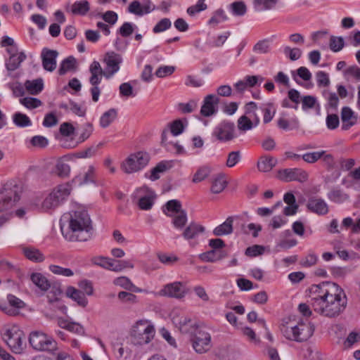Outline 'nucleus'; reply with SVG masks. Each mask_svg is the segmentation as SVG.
<instances>
[{
	"mask_svg": "<svg viewBox=\"0 0 360 360\" xmlns=\"http://www.w3.org/2000/svg\"><path fill=\"white\" fill-rule=\"evenodd\" d=\"M309 292L311 308L321 316L330 319L336 318L347 307L346 295L335 283L326 281L312 285Z\"/></svg>",
	"mask_w": 360,
	"mask_h": 360,
	"instance_id": "1",
	"label": "nucleus"
},
{
	"mask_svg": "<svg viewBox=\"0 0 360 360\" xmlns=\"http://www.w3.org/2000/svg\"><path fill=\"white\" fill-rule=\"evenodd\" d=\"M60 230L68 241H86L91 238L90 217L85 210L71 211L60 219Z\"/></svg>",
	"mask_w": 360,
	"mask_h": 360,
	"instance_id": "2",
	"label": "nucleus"
},
{
	"mask_svg": "<svg viewBox=\"0 0 360 360\" xmlns=\"http://www.w3.org/2000/svg\"><path fill=\"white\" fill-rule=\"evenodd\" d=\"M103 61L106 65L105 70L102 69L99 62L96 60L93 61L89 67V72L91 73L89 83L92 86L89 91L92 101L95 103L99 100L101 91L98 84L101 82L103 76L110 79L118 72L122 58L120 54L111 51L105 54Z\"/></svg>",
	"mask_w": 360,
	"mask_h": 360,
	"instance_id": "3",
	"label": "nucleus"
},
{
	"mask_svg": "<svg viewBox=\"0 0 360 360\" xmlns=\"http://www.w3.org/2000/svg\"><path fill=\"white\" fill-rule=\"evenodd\" d=\"M281 331L286 339L301 342L307 341L312 336L314 326L310 322H287L282 324Z\"/></svg>",
	"mask_w": 360,
	"mask_h": 360,
	"instance_id": "4",
	"label": "nucleus"
},
{
	"mask_svg": "<svg viewBox=\"0 0 360 360\" xmlns=\"http://www.w3.org/2000/svg\"><path fill=\"white\" fill-rule=\"evenodd\" d=\"M150 155L146 152L138 151L130 154L121 163V169L125 174H133L143 169L149 162Z\"/></svg>",
	"mask_w": 360,
	"mask_h": 360,
	"instance_id": "5",
	"label": "nucleus"
},
{
	"mask_svg": "<svg viewBox=\"0 0 360 360\" xmlns=\"http://www.w3.org/2000/svg\"><path fill=\"white\" fill-rule=\"evenodd\" d=\"M154 335V326L147 320L137 321L132 328L131 338L135 345L148 344L152 340Z\"/></svg>",
	"mask_w": 360,
	"mask_h": 360,
	"instance_id": "6",
	"label": "nucleus"
},
{
	"mask_svg": "<svg viewBox=\"0 0 360 360\" xmlns=\"http://www.w3.org/2000/svg\"><path fill=\"white\" fill-rule=\"evenodd\" d=\"M71 188L68 184L56 187L44 200L41 208L44 211L53 210L58 207L70 194Z\"/></svg>",
	"mask_w": 360,
	"mask_h": 360,
	"instance_id": "7",
	"label": "nucleus"
},
{
	"mask_svg": "<svg viewBox=\"0 0 360 360\" xmlns=\"http://www.w3.org/2000/svg\"><path fill=\"white\" fill-rule=\"evenodd\" d=\"M191 339L193 349L198 354H205L212 348V337L205 327L197 328Z\"/></svg>",
	"mask_w": 360,
	"mask_h": 360,
	"instance_id": "8",
	"label": "nucleus"
},
{
	"mask_svg": "<svg viewBox=\"0 0 360 360\" xmlns=\"http://www.w3.org/2000/svg\"><path fill=\"white\" fill-rule=\"evenodd\" d=\"M4 340L11 349L16 353L20 354L24 349L23 339L24 333L17 326H12L5 329L2 334Z\"/></svg>",
	"mask_w": 360,
	"mask_h": 360,
	"instance_id": "9",
	"label": "nucleus"
},
{
	"mask_svg": "<svg viewBox=\"0 0 360 360\" xmlns=\"http://www.w3.org/2000/svg\"><path fill=\"white\" fill-rule=\"evenodd\" d=\"M21 193V186L11 183L6 184L1 191L3 209L13 207L20 200Z\"/></svg>",
	"mask_w": 360,
	"mask_h": 360,
	"instance_id": "10",
	"label": "nucleus"
},
{
	"mask_svg": "<svg viewBox=\"0 0 360 360\" xmlns=\"http://www.w3.org/2000/svg\"><path fill=\"white\" fill-rule=\"evenodd\" d=\"M212 136L221 142L233 140L236 136L234 123L228 120L221 122L214 129Z\"/></svg>",
	"mask_w": 360,
	"mask_h": 360,
	"instance_id": "11",
	"label": "nucleus"
},
{
	"mask_svg": "<svg viewBox=\"0 0 360 360\" xmlns=\"http://www.w3.org/2000/svg\"><path fill=\"white\" fill-rule=\"evenodd\" d=\"M30 344L36 350H52L56 342L50 337L41 331H33L29 338Z\"/></svg>",
	"mask_w": 360,
	"mask_h": 360,
	"instance_id": "12",
	"label": "nucleus"
},
{
	"mask_svg": "<svg viewBox=\"0 0 360 360\" xmlns=\"http://www.w3.org/2000/svg\"><path fill=\"white\" fill-rule=\"evenodd\" d=\"M173 324L182 333H193L197 328L200 326L198 325L195 319H191L188 316L184 314H177L174 312L172 318Z\"/></svg>",
	"mask_w": 360,
	"mask_h": 360,
	"instance_id": "13",
	"label": "nucleus"
},
{
	"mask_svg": "<svg viewBox=\"0 0 360 360\" xmlns=\"http://www.w3.org/2000/svg\"><path fill=\"white\" fill-rule=\"evenodd\" d=\"M152 191L147 186H143L137 188L133 193V199L137 202L138 206L141 210H150L153 200L152 198Z\"/></svg>",
	"mask_w": 360,
	"mask_h": 360,
	"instance_id": "14",
	"label": "nucleus"
},
{
	"mask_svg": "<svg viewBox=\"0 0 360 360\" xmlns=\"http://www.w3.org/2000/svg\"><path fill=\"white\" fill-rule=\"evenodd\" d=\"M186 292L183 283L176 281L165 285L158 294L160 296L182 299L185 297Z\"/></svg>",
	"mask_w": 360,
	"mask_h": 360,
	"instance_id": "15",
	"label": "nucleus"
},
{
	"mask_svg": "<svg viewBox=\"0 0 360 360\" xmlns=\"http://www.w3.org/2000/svg\"><path fill=\"white\" fill-rule=\"evenodd\" d=\"M278 178L283 181L290 182L293 181H297L300 182H304L307 180V173L299 168L293 169H285L278 172Z\"/></svg>",
	"mask_w": 360,
	"mask_h": 360,
	"instance_id": "16",
	"label": "nucleus"
},
{
	"mask_svg": "<svg viewBox=\"0 0 360 360\" xmlns=\"http://www.w3.org/2000/svg\"><path fill=\"white\" fill-rule=\"evenodd\" d=\"M7 300L8 304L5 302L0 303V310L8 315H17L18 310L25 307L24 302L15 295H8Z\"/></svg>",
	"mask_w": 360,
	"mask_h": 360,
	"instance_id": "17",
	"label": "nucleus"
},
{
	"mask_svg": "<svg viewBox=\"0 0 360 360\" xmlns=\"http://www.w3.org/2000/svg\"><path fill=\"white\" fill-rule=\"evenodd\" d=\"M58 52L56 50L44 48L41 53V64L43 68L48 72H53L57 66L56 58Z\"/></svg>",
	"mask_w": 360,
	"mask_h": 360,
	"instance_id": "18",
	"label": "nucleus"
},
{
	"mask_svg": "<svg viewBox=\"0 0 360 360\" xmlns=\"http://www.w3.org/2000/svg\"><path fill=\"white\" fill-rule=\"evenodd\" d=\"M219 98L215 94H209L204 98L200 109V114L204 117H210L214 115L217 111V105Z\"/></svg>",
	"mask_w": 360,
	"mask_h": 360,
	"instance_id": "19",
	"label": "nucleus"
},
{
	"mask_svg": "<svg viewBox=\"0 0 360 360\" xmlns=\"http://www.w3.org/2000/svg\"><path fill=\"white\" fill-rule=\"evenodd\" d=\"M7 51L9 53L10 57L6 61V68L8 72H12L20 67V63L25 60L26 56L23 52L15 54L16 48L8 49Z\"/></svg>",
	"mask_w": 360,
	"mask_h": 360,
	"instance_id": "20",
	"label": "nucleus"
},
{
	"mask_svg": "<svg viewBox=\"0 0 360 360\" xmlns=\"http://www.w3.org/2000/svg\"><path fill=\"white\" fill-rule=\"evenodd\" d=\"M307 207L309 210L318 215H326L329 211L328 205L325 200L318 198H311Z\"/></svg>",
	"mask_w": 360,
	"mask_h": 360,
	"instance_id": "21",
	"label": "nucleus"
},
{
	"mask_svg": "<svg viewBox=\"0 0 360 360\" xmlns=\"http://www.w3.org/2000/svg\"><path fill=\"white\" fill-rule=\"evenodd\" d=\"M154 10V6L150 2L141 4L139 1H133L128 7V11L136 15L142 16L150 13Z\"/></svg>",
	"mask_w": 360,
	"mask_h": 360,
	"instance_id": "22",
	"label": "nucleus"
},
{
	"mask_svg": "<svg viewBox=\"0 0 360 360\" xmlns=\"http://www.w3.org/2000/svg\"><path fill=\"white\" fill-rule=\"evenodd\" d=\"M57 324L61 328L77 335H83L84 333V327L79 323L70 321L68 319L59 317L57 319Z\"/></svg>",
	"mask_w": 360,
	"mask_h": 360,
	"instance_id": "23",
	"label": "nucleus"
},
{
	"mask_svg": "<svg viewBox=\"0 0 360 360\" xmlns=\"http://www.w3.org/2000/svg\"><path fill=\"white\" fill-rule=\"evenodd\" d=\"M205 231V228L195 222H191L182 232V236L185 240H189L196 238L200 233Z\"/></svg>",
	"mask_w": 360,
	"mask_h": 360,
	"instance_id": "24",
	"label": "nucleus"
},
{
	"mask_svg": "<svg viewBox=\"0 0 360 360\" xmlns=\"http://www.w3.org/2000/svg\"><path fill=\"white\" fill-rule=\"evenodd\" d=\"M65 294L68 297L76 302L80 307H85L88 304V300L85 295L81 290L75 288V287H68Z\"/></svg>",
	"mask_w": 360,
	"mask_h": 360,
	"instance_id": "25",
	"label": "nucleus"
},
{
	"mask_svg": "<svg viewBox=\"0 0 360 360\" xmlns=\"http://www.w3.org/2000/svg\"><path fill=\"white\" fill-rule=\"evenodd\" d=\"M342 129L347 130L356 123L357 117L349 107H344L341 112Z\"/></svg>",
	"mask_w": 360,
	"mask_h": 360,
	"instance_id": "26",
	"label": "nucleus"
},
{
	"mask_svg": "<svg viewBox=\"0 0 360 360\" xmlns=\"http://www.w3.org/2000/svg\"><path fill=\"white\" fill-rule=\"evenodd\" d=\"M165 214L172 218V222L175 229L182 230L185 227L188 221L187 213L185 210L179 211L174 214H167L165 211Z\"/></svg>",
	"mask_w": 360,
	"mask_h": 360,
	"instance_id": "27",
	"label": "nucleus"
},
{
	"mask_svg": "<svg viewBox=\"0 0 360 360\" xmlns=\"http://www.w3.org/2000/svg\"><path fill=\"white\" fill-rule=\"evenodd\" d=\"M90 10V4L87 0L76 1L72 4L70 11L72 15L84 16Z\"/></svg>",
	"mask_w": 360,
	"mask_h": 360,
	"instance_id": "28",
	"label": "nucleus"
},
{
	"mask_svg": "<svg viewBox=\"0 0 360 360\" xmlns=\"http://www.w3.org/2000/svg\"><path fill=\"white\" fill-rule=\"evenodd\" d=\"M323 157L325 161H332L333 157L330 154H326L325 150L315 151L312 153H307L302 155V158L304 161L307 163H314L317 162L320 158Z\"/></svg>",
	"mask_w": 360,
	"mask_h": 360,
	"instance_id": "29",
	"label": "nucleus"
},
{
	"mask_svg": "<svg viewBox=\"0 0 360 360\" xmlns=\"http://www.w3.org/2000/svg\"><path fill=\"white\" fill-rule=\"evenodd\" d=\"M328 198L337 204L343 203L349 199V195L339 188H332L327 194Z\"/></svg>",
	"mask_w": 360,
	"mask_h": 360,
	"instance_id": "30",
	"label": "nucleus"
},
{
	"mask_svg": "<svg viewBox=\"0 0 360 360\" xmlns=\"http://www.w3.org/2000/svg\"><path fill=\"white\" fill-rule=\"evenodd\" d=\"M27 91L32 95L39 94L44 89V82L41 78L33 80H26L24 84Z\"/></svg>",
	"mask_w": 360,
	"mask_h": 360,
	"instance_id": "31",
	"label": "nucleus"
},
{
	"mask_svg": "<svg viewBox=\"0 0 360 360\" xmlns=\"http://www.w3.org/2000/svg\"><path fill=\"white\" fill-rule=\"evenodd\" d=\"M233 217H229L221 224L213 230V234L217 236L229 235L233 232Z\"/></svg>",
	"mask_w": 360,
	"mask_h": 360,
	"instance_id": "32",
	"label": "nucleus"
},
{
	"mask_svg": "<svg viewBox=\"0 0 360 360\" xmlns=\"http://www.w3.org/2000/svg\"><path fill=\"white\" fill-rule=\"evenodd\" d=\"M226 257V254L222 250H212L200 255V258L206 262H216Z\"/></svg>",
	"mask_w": 360,
	"mask_h": 360,
	"instance_id": "33",
	"label": "nucleus"
},
{
	"mask_svg": "<svg viewBox=\"0 0 360 360\" xmlns=\"http://www.w3.org/2000/svg\"><path fill=\"white\" fill-rule=\"evenodd\" d=\"M22 252L27 259L34 262H41L45 258L39 250L33 247L23 248Z\"/></svg>",
	"mask_w": 360,
	"mask_h": 360,
	"instance_id": "34",
	"label": "nucleus"
},
{
	"mask_svg": "<svg viewBox=\"0 0 360 360\" xmlns=\"http://www.w3.org/2000/svg\"><path fill=\"white\" fill-rule=\"evenodd\" d=\"M277 160L271 156L262 157L257 162V167L260 172H270L276 165Z\"/></svg>",
	"mask_w": 360,
	"mask_h": 360,
	"instance_id": "35",
	"label": "nucleus"
},
{
	"mask_svg": "<svg viewBox=\"0 0 360 360\" xmlns=\"http://www.w3.org/2000/svg\"><path fill=\"white\" fill-rule=\"evenodd\" d=\"M227 186V181L225 176L219 174L213 178L212 181L211 191L213 193H219L222 192Z\"/></svg>",
	"mask_w": 360,
	"mask_h": 360,
	"instance_id": "36",
	"label": "nucleus"
},
{
	"mask_svg": "<svg viewBox=\"0 0 360 360\" xmlns=\"http://www.w3.org/2000/svg\"><path fill=\"white\" fill-rule=\"evenodd\" d=\"M255 124L254 120L248 117L247 115H242L237 120V127L240 132L245 133L247 131L251 130L254 127L257 126Z\"/></svg>",
	"mask_w": 360,
	"mask_h": 360,
	"instance_id": "37",
	"label": "nucleus"
},
{
	"mask_svg": "<svg viewBox=\"0 0 360 360\" xmlns=\"http://www.w3.org/2000/svg\"><path fill=\"white\" fill-rule=\"evenodd\" d=\"M32 283L40 290L46 291L51 288V284L48 279L39 273H34L31 275Z\"/></svg>",
	"mask_w": 360,
	"mask_h": 360,
	"instance_id": "38",
	"label": "nucleus"
},
{
	"mask_svg": "<svg viewBox=\"0 0 360 360\" xmlns=\"http://www.w3.org/2000/svg\"><path fill=\"white\" fill-rule=\"evenodd\" d=\"M278 0H253L252 4L257 11L271 10L275 8Z\"/></svg>",
	"mask_w": 360,
	"mask_h": 360,
	"instance_id": "39",
	"label": "nucleus"
},
{
	"mask_svg": "<svg viewBox=\"0 0 360 360\" xmlns=\"http://www.w3.org/2000/svg\"><path fill=\"white\" fill-rule=\"evenodd\" d=\"M117 116V110L114 108H111L108 111L105 112L101 117L99 120L100 126L102 128L108 127Z\"/></svg>",
	"mask_w": 360,
	"mask_h": 360,
	"instance_id": "40",
	"label": "nucleus"
},
{
	"mask_svg": "<svg viewBox=\"0 0 360 360\" xmlns=\"http://www.w3.org/2000/svg\"><path fill=\"white\" fill-rule=\"evenodd\" d=\"M278 127L283 130H292L299 127V121L297 117H293L290 120L283 117H281L278 120Z\"/></svg>",
	"mask_w": 360,
	"mask_h": 360,
	"instance_id": "41",
	"label": "nucleus"
},
{
	"mask_svg": "<svg viewBox=\"0 0 360 360\" xmlns=\"http://www.w3.org/2000/svg\"><path fill=\"white\" fill-rule=\"evenodd\" d=\"M75 58L72 56L68 57L61 62L60 68L58 69V74L60 75H63L68 71L75 70Z\"/></svg>",
	"mask_w": 360,
	"mask_h": 360,
	"instance_id": "42",
	"label": "nucleus"
},
{
	"mask_svg": "<svg viewBox=\"0 0 360 360\" xmlns=\"http://www.w3.org/2000/svg\"><path fill=\"white\" fill-rule=\"evenodd\" d=\"M169 169L168 164L165 162H159L155 167L150 170L148 178L151 181H155L160 179V174L167 172Z\"/></svg>",
	"mask_w": 360,
	"mask_h": 360,
	"instance_id": "43",
	"label": "nucleus"
},
{
	"mask_svg": "<svg viewBox=\"0 0 360 360\" xmlns=\"http://www.w3.org/2000/svg\"><path fill=\"white\" fill-rule=\"evenodd\" d=\"M344 75L347 80L360 82V68L356 65L347 68L344 71Z\"/></svg>",
	"mask_w": 360,
	"mask_h": 360,
	"instance_id": "44",
	"label": "nucleus"
},
{
	"mask_svg": "<svg viewBox=\"0 0 360 360\" xmlns=\"http://www.w3.org/2000/svg\"><path fill=\"white\" fill-rule=\"evenodd\" d=\"M257 105L255 102H249L245 105V115L255 121V124L259 123V117L256 113Z\"/></svg>",
	"mask_w": 360,
	"mask_h": 360,
	"instance_id": "45",
	"label": "nucleus"
},
{
	"mask_svg": "<svg viewBox=\"0 0 360 360\" xmlns=\"http://www.w3.org/2000/svg\"><path fill=\"white\" fill-rule=\"evenodd\" d=\"M57 176L61 178L68 177L70 172V166L62 160L58 161L53 172Z\"/></svg>",
	"mask_w": 360,
	"mask_h": 360,
	"instance_id": "46",
	"label": "nucleus"
},
{
	"mask_svg": "<svg viewBox=\"0 0 360 360\" xmlns=\"http://www.w3.org/2000/svg\"><path fill=\"white\" fill-rule=\"evenodd\" d=\"M261 110L264 114L263 121L265 124L270 122L276 112L272 103H265L260 107Z\"/></svg>",
	"mask_w": 360,
	"mask_h": 360,
	"instance_id": "47",
	"label": "nucleus"
},
{
	"mask_svg": "<svg viewBox=\"0 0 360 360\" xmlns=\"http://www.w3.org/2000/svg\"><path fill=\"white\" fill-rule=\"evenodd\" d=\"M113 259L103 256L94 257L91 259V262L103 269L111 271Z\"/></svg>",
	"mask_w": 360,
	"mask_h": 360,
	"instance_id": "48",
	"label": "nucleus"
},
{
	"mask_svg": "<svg viewBox=\"0 0 360 360\" xmlns=\"http://www.w3.org/2000/svg\"><path fill=\"white\" fill-rule=\"evenodd\" d=\"M62 108L70 110L74 114L84 117L86 112V108L75 102L70 101L68 105H63Z\"/></svg>",
	"mask_w": 360,
	"mask_h": 360,
	"instance_id": "49",
	"label": "nucleus"
},
{
	"mask_svg": "<svg viewBox=\"0 0 360 360\" xmlns=\"http://www.w3.org/2000/svg\"><path fill=\"white\" fill-rule=\"evenodd\" d=\"M103 143H99L96 146H92L84 150H81L77 153V157L79 158H90L95 156L98 150L102 147Z\"/></svg>",
	"mask_w": 360,
	"mask_h": 360,
	"instance_id": "50",
	"label": "nucleus"
},
{
	"mask_svg": "<svg viewBox=\"0 0 360 360\" xmlns=\"http://www.w3.org/2000/svg\"><path fill=\"white\" fill-rule=\"evenodd\" d=\"M211 169L209 167H201L194 174L192 181L199 183L205 180L210 174Z\"/></svg>",
	"mask_w": 360,
	"mask_h": 360,
	"instance_id": "51",
	"label": "nucleus"
},
{
	"mask_svg": "<svg viewBox=\"0 0 360 360\" xmlns=\"http://www.w3.org/2000/svg\"><path fill=\"white\" fill-rule=\"evenodd\" d=\"M127 268L133 269L134 264L129 260L113 259L111 271L120 272Z\"/></svg>",
	"mask_w": 360,
	"mask_h": 360,
	"instance_id": "52",
	"label": "nucleus"
},
{
	"mask_svg": "<svg viewBox=\"0 0 360 360\" xmlns=\"http://www.w3.org/2000/svg\"><path fill=\"white\" fill-rule=\"evenodd\" d=\"M94 131L93 124L90 122H85L81 127L79 141L84 142L90 137Z\"/></svg>",
	"mask_w": 360,
	"mask_h": 360,
	"instance_id": "53",
	"label": "nucleus"
},
{
	"mask_svg": "<svg viewBox=\"0 0 360 360\" xmlns=\"http://www.w3.org/2000/svg\"><path fill=\"white\" fill-rule=\"evenodd\" d=\"M165 209L163 210V212L165 211L167 212V214H174L177 213L179 211H182L181 204L180 201L177 200H169L165 205Z\"/></svg>",
	"mask_w": 360,
	"mask_h": 360,
	"instance_id": "54",
	"label": "nucleus"
},
{
	"mask_svg": "<svg viewBox=\"0 0 360 360\" xmlns=\"http://www.w3.org/2000/svg\"><path fill=\"white\" fill-rule=\"evenodd\" d=\"M49 270L54 274L70 277L74 275V272L70 268H64L57 265H50Z\"/></svg>",
	"mask_w": 360,
	"mask_h": 360,
	"instance_id": "55",
	"label": "nucleus"
},
{
	"mask_svg": "<svg viewBox=\"0 0 360 360\" xmlns=\"http://www.w3.org/2000/svg\"><path fill=\"white\" fill-rule=\"evenodd\" d=\"M345 42L344 39L342 37L331 36L330 38V49L334 51L338 52L342 49L344 47Z\"/></svg>",
	"mask_w": 360,
	"mask_h": 360,
	"instance_id": "56",
	"label": "nucleus"
},
{
	"mask_svg": "<svg viewBox=\"0 0 360 360\" xmlns=\"http://www.w3.org/2000/svg\"><path fill=\"white\" fill-rule=\"evenodd\" d=\"M13 122L15 125L20 127H25L31 125L30 118L25 114L17 112L13 115Z\"/></svg>",
	"mask_w": 360,
	"mask_h": 360,
	"instance_id": "57",
	"label": "nucleus"
},
{
	"mask_svg": "<svg viewBox=\"0 0 360 360\" xmlns=\"http://www.w3.org/2000/svg\"><path fill=\"white\" fill-rule=\"evenodd\" d=\"M205 1V0H198L195 5L191 6L187 8V13L191 16H193L195 14L206 10L207 6Z\"/></svg>",
	"mask_w": 360,
	"mask_h": 360,
	"instance_id": "58",
	"label": "nucleus"
},
{
	"mask_svg": "<svg viewBox=\"0 0 360 360\" xmlns=\"http://www.w3.org/2000/svg\"><path fill=\"white\" fill-rule=\"evenodd\" d=\"M230 6L233 14L235 15L242 16L246 13L247 7L243 1H235Z\"/></svg>",
	"mask_w": 360,
	"mask_h": 360,
	"instance_id": "59",
	"label": "nucleus"
},
{
	"mask_svg": "<svg viewBox=\"0 0 360 360\" xmlns=\"http://www.w3.org/2000/svg\"><path fill=\"white\" fill-rule=\"evenodd\" d=\"M227 19L224 11L221 9L217 10L213 16L210 19L208 24L212 26H217L219 23L225 21Z\"/></svg>",
	"mask_w": 360,
	"mask_h": 360,
	"instance_id": "60",
	"label": "nucleus"
},
{
	"mask_svg": "<svg viewBox=\"0 0 360 360\" xmlns=\"http://www.w3.org/2000/svg\"><path fill=\"white\" fill-rule=\"evenodd\" d=\"M241 160V153L239 150L232 151L228 154L226 165L233 167Z\"/></svg>",
	"mask_w": 360,
	"mask_h": 360,
	"instance_id": "61",
	"label": "nucleus"
},
{
	"mask_svg": "<svg viewBox=\"0 0 360 360\" xmlns=\"http://www.w3.org/2000/svg\"><path fill=\"white\" fill-rule=\"evenodd\" d=\"M20 103L29 109L38 108L42 104L39 99L32 97H25L20 99Z\"/></svg>",
	"mask_w": 360,
	"mask_h": 360,
	"instance_id": "62",
	"label": "nucleus"
},
{
	"mask_svg": "<svg viewBox=\"0 0 360 360\" xmlns=\"http://www.w3.org/2000/svg\"><path fill=\"white\" fill-rule=\"evenodd\" d=\"M172 26L171 20L169 18H165L160 20L153 27V31L154 33H159L169 29Z\"/></svg>",
	"mask_w": 360,
	"mask_h": 360,
	"instance_id": "63",
	"label": "nucleus"
},
{
	"mask_svg": "<svg viewBox=\"0 0 360 360\" xmlns=\"http://www.w3.org/2000/svg\"><path fill=\"white\" fill-rule=\"evenodd\" d=\"M284 54L291 60H297L302 56V51L298 48H290L285 46L283 49Z\"/></svg>",
	"mask_w": 360,
	"mask_h": 360,
	"instance_id": "64",
	"label": "nucleus"
}]
</instances>
